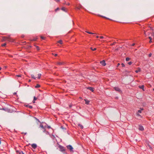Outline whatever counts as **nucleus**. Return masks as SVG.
Segmentation results:
<instances>
[{
  "label": "nucleus",
  "instance_id": "37998d69",
  "mask_svg": "<svg viewBox=\"0 0 154 154\" xmlns=\"http://www.w3.org/2000/svg\"><path fill=\"white\" fill-rule=\"evenodd\" d=\"M135 45V43H133L132 45V46H134Z\"/></svg>",
  "mask_w": 154,
  "mask_h": 154
},
{
  "label": "nucleus",
  "instance_id": "0eeeda50",
  "mask_svg": "<svg viewBox=\"0 0 154 154\" xmlns=\"http://www.w3.org/2000/svg\"><path fill=\"white\" fill-rule=\"evenodd\" d=\"M139 88L140 89H142L143 91H145L144 89V86L143 85L139 86Z\"/></svg>",
  "mask_w": 154,
  "mask_h": 154
},
{
  "label": "nucleus",
  "instance_id": "4be33fe9",
  "mask_svg": "<svg viewBox=\"0 0 154 154\" xmlns=\"http://www.w3.org/2000/svg\"><path fill=\"white\" fill-rule=\"evenodd\" d=\"M86 32L88 33H89V34H94V33H92V32H88V31H86Z\"/></svg>",
  "mask_w": 154,
  "mask_h": 154
},
{
  "label": "nucleus",
  "instance_id": "3c124183",
  "mask_svg": "<svg viewBox=\"0 0 154 154\" xmlns=\"http://www.w3.org/2000/svg\"><path fill=\"white\" fill-rule=\"evenodd\" d=\"M64 4H66V2H65L64 3H63Z\"/></svg>",
  "mask_w": 154,
  "mask_h": 154
},
{
  "label": "nucleus",
  "instance_id": "49530a36",
  "mask_svg": "<svg viewBox=\"0 0 154 154\" xmlns=\"http://www.w3.org/2000/svg\"><path fill=\"white\" fill-rule=\"evenodd\" d=\"M35 100H34L32 102H33V103H35Z\"/></svg>",
  "mask_w": 154,
  "mask_h": 154
},
{
  "label": "nucleus",
  "instance_id": "aec40b11",
  "mask_svg": "<svg viewBox=\"0 0 154 154\" xmlns=\"http://www.w3.org/2000/svg\"><path fill=\"white\" fill-rule=\"evenodd\" d=\"M143 110V109H141L140 110H139L138 111V112L140 113H141V111H142V110Z\"/></svg>",
  "mask_w": 154,
  "mask_h": 154
},
{
  "label": "nucleus",
  "instance_id": "ddd939ff",
  "mask_svg": "<svg viewBox=\"0 0 154 154\" xmlns=\"http://www.w3.org/2000/svg\"><path fill=\"white\" fill-rule=\"evenodd\" d=\"M78 126L81 128V129H82L83 128V126L81 124H79Z\"/></svg>",
  "mask_w": 154,
  "mask_h": 154
},
{
  "label": "nucleus",
  "instance_id": "4d7b16f0",
  "mask_svg": "<svg viewBox=\"0 0 154 154\" xmlns=\"http://www.w3.org/2000/svg\"><path fill=\"white\" fill-rule=\"evenodd\" d=\"M153 35L154 36V33H153Z\"/></svg>",
  "mask_w": 154,
  "mask_h": 154
},
{
  "label": "nucleus",
  "instance_id": "6ab92c4d",
  "mask_svg": "<svg viewBox=\"0 0 154 154\" xmlns=\"http://www.w3.org/2000/svg\"><path fill=\"white\" fill-rule=\"evenodd\" d=\"M130 60V58L128 57H127L125 59V60L126 61H129Z\"/></svg>",
  "mask_w": 154,
  "mask_h": 154
},
{
  "label": "nucleus",
  "instance_id": "bf43d9fd",
  "mask_svg": "<svg viewBox=\"0 0 154 154\" xmlns=\"http://www.w3.org/2000/svg\"><path fill=\"white\" fill-rule=\"evenodd\" d=\"M116 98H117V99L118 98V97H116Z\"/></svg>",
  "mask_w": 154,
  "mask_h": 154
},
{
  "label": "nucleus",
  "instance_id": "09e8293b",
  "mask_svg": "<svg viewBox=\"0 0 154 154\" xmlns=\"http://www.w3.org/2000/svg\"><path fill=\"white\" fill-rule=\"evenodd\" d=\"M76 8H77V9H80V8H79V7H77Z\"/></svg>",
  "mask_w": 154,
  "mask_h": 154
},
{
  "label": "nucleus",
  "instance_id": "2eb2a0df",
  "mask_svg": "<svg viewBox=\"0 0 154 154\" xmlns=\"http://www.w3.org/2000/svg\"><path fill=\"white\" fill-rule=\"evenodd\" d=\"M31 77L32 78L34 79H36V78L35 77L34 75H31Z\"/></svg>",
  "mask_w": 154,
  "mask_h": 154
},
{
  "label": "nucleus",
  "instance_id": "7ed1b4c3",
  "mask_svg": "<svg viewBox=\"0 0 154 154\" xmlns=\"http://www.w3.org/2000/svg\"><path fill=\"white\" fill-rule=\"evenodd\" d=\"M59 148L60 149V150L61 151L63 152L65 150V148H64V147L63 146L61 145H59Z\"/></svg>",
  "mask_w": 154,
  "mask_h": 154
},
{
  "label": "nucleus",
  "instance_id": "a18cd8bd",
  "mask_svg": "<svg viewBox=\"0 0 154 154\" xmlns=\"http://www.w3.org/2000/svg\"><path fill=\"white\" fill-rule=\"evenodd\" d=\"M57 54H54V56L56 57V56H57Z\"/></svg>",
  "mask_w": 154,
  "mask_h": 154
},
{
  "label": "nucleus",
  "instance_id": "1a4fd4ad",
  "mask_svg": "<svg viewBox=\"0 0 154 154\" xmlns=\"http://www.w3.org/2000/svg\"><path fill=\"white\" fill-rule=\"evenodd\" d=\"M97 41L98 40H99V38L102 39V38H104L103 37V36H99L97 35Z\"/></svg>",
  "mask_w": 154,
  "mask_h": 154
},
{
  "label": "nucleus",
  "instance_id": "b1692460",
  "mask_svg": "<svg viewBox=\"0 0 154 154\" xmlns=\"http://www.w3.org/2000/svg\"><path fill=\"white\" fill-rule=\"evenodd\" d=\"M40 87V85L38 84H37L35 86V87L36 88H38Z\"/></svg>",
  "mask_w": 154,
  "mask_h": 154
},
{
  "label": "nucleus",
  "instance_id": "9b49d317",
  "mask_svg": "<svg viewBox=\"0 0 154 154\" xmlns=\"http://www.w3.org/2000/svg\"><path fill=\"white\" fill-rule=\"evenodd\" d=\"M85 104H89V101L85 99Z\"/></svg>",
  "mask_w": 154,
  "mask_h": 154
},
{
  "label": "nucleus",
  "instance_id": "e433bc0d",
  "mask_svg": "<svg viewBox=\"0 0 154 154\" xmlns=\"http://www.w3.org/2000/svg\"><path fill=\"white\" fill-rule=\"evenodd\" d=\"M16 76L17 77H21V76L20 75H16Z\"/></svg>",
  "mask_w": 154,
  "mask_h": 154
},
{
  "label": "nucleus",
  "instance_id": "f03ea898",
  "mask_svg": "<svg viewBox=\"0 0 154 154\" xmlns=\"http://www.w3.org/2000/svg\"><path fill=\"white\" fill-rule=\"evenodd\" d=\"M66 147L68 149H69L70 151L71 152H73V148L71 145H67L66 146Z\"/></svg>",
  "mask_w": 154,
  "mask_h": 154
},
{
  "label": "nucleus",
  "instance_id": "bb28decb",
  "mask_svg": "<svg viewBox=\"0 0 154 154\" xmlns=\"http://www.w3.org/2000/svg\"><path fill=\"white\" fill-rule=\"evenodd\" d=\"M152 55V54L151 53H149L148 55L149 57H151V56Z\"/></svg>",
  "mask_w": 154,
  "mask_h": 154
},
{
  "label": "nucleus",
  "instance_id": "7c9ffc66",
  "mask_svg": "<svg viewBox=\"0 0 154 154\" xmlns=\"http://www.w3.org/2000/svg\"><path fill=\"white\" fill-rule=\"evenodd\" d=\"M122 67H124L125 66V65L123 63H122Z\"/></svg>",
  "mask_w": 154,
  "mask_h": 154
},
{
  "label": "nucleus",
  "instance_id": "393cba45",
  "mask_svg": "<svg viewBox=\"0 0 154 154\" xmlns=\"http://www.w3.org/2000/svg\"><path fill=\"white\" fill-rule=\"evenodd\" d=\"M132 63V62L131 61L129 62L128 63V64H129V65H131Z\"/></svg>",
  "mask_w": 154,
  "mask_h": 154
},
{
  "label": "nucleus",
  "instance_id": "ea45409f",
  "mask_svg": "<svg viewBox=\"0 0 154 154\" xmlns=\"http://www.w3.org/2000/svg\"><path fill=\"white\" fill-rule=\"evenodd\" d=\"M96 50V48H95L93 49V50H92L94 51Z\"/></svg>",
  "mask_w": 154,
  "mask_h": 154
},
{
  "label": "nucleus",
  "instance_id": "de8ad7c7",
  "mask_svg": "<svg viewBox=\"0 0 154 154\" xmlns=\"http://www.w3.org/2000/svg\"><path fill=\"white\" fill-rule=\"evenodd\" d=\"M137 115H138V116H140V114H138V113H137Z\"/></svg>",
  "mask_w": 154,
  "mask_h": 154
},
{
  "label": "nucleus",
  "instance_id": "20e7f679",
  "mask_svg": "<svg viewBox=\"0 0 154 154\" xmlns=\"http://www.w3.org/2000/svg\"><path fill=\"white\" fill-rule=\"evenodd\" d=\"M100 63L102 65V66H104L106 65L105 60H103L102 61L100 62Z\"/></svg>",
  "mask_w": 154,
  "mask_h": 154
},
{
  "label": "nucleus",
  "instance_id": "412c9836",
  "mask_svg": "<svg viewBox=\"0 0 154 154\" xmlns=\"http://www.w3.org/2000/svg\"><path fill=\"white\" fill-rule=\"evenodd\" d=\"M140 69H138V70H135V72H136V73H137V72H140Z\"/></svg>",
  "mask_w": 154,
  "mask_h": 154
},
{
  "label": "nucleus",
  "instance_id": "4468645a",
  "mask_svg": "<svg viewBox=\"0 0 154 154\" xmlns=\"http://www.w3.org/2000/svg\"><path fill=\"white\" fill-rule=\"evenodd\" d=\"M64 63L63 62H59L57 63V64L59 65L60 66L61 65L63 64Z\"/></svg>",
  "mask_w": 154,
  "mask_h": 154
},
{
  "label": "nucleus",
  "instance_id": "cd10ccee",
  "mask_svg": "<svg viewBox=\"0 0 154 154\" xmlns=\"http://www.w3.org/2000/svg\"><path fill=\"white\" fill-rule=\"evenodd\" d=\"M37 98L36 97H34V99H33L34 100H37Z\"/></svg>",
  "mask_w": 154,
  "mask_h": 154
},
{
  "label": "nucleus",
  "instance_id": "6e6d98bb",
  "mask_svg": "<svg viewBox=\"0 0 154 154\" xmlns=\"http://www.w3.org/2000/svg\"><path fill=\"white\" fill-rule=\"evenodd\" d=\"M2 68H0V70H1L2 69Z\"/></svg>",
  "mask_w": 154,
  "mask_h": 154
},
{
  "label": "nucleus",
  "instance_id": "c85d7f7f",
  "mask_svg": "<svg viewBox=\"0 0 154 154\" xmlns=\"http://www.w3.org/2000/svg\"><path fill=\"white\" fill-rule=\"evenodd\" d=\"M6 43H4V44L2 45V46H6Z\"/></svg>",
  "mask_w": 154,
  "mask_h": 154
},
{
  "label": "nucleus",
  "instance_id": "9d476101",
  "mask_svg": "<svg viewBox=\"0 0 154 154\" xmlns=\"http://www.w3.org/2000/svg\"><path fill=\"white\" fill-rule=\"evenodd\" d=\"M87 89L90 90L92 92H93L94 91V88L91 87H89L87 88Z\"/></svg>",
  "mask_w": 154,
  "mask_h": 154
},
{
  "label": "nucleus",
  "instance_id": "c03bdc74",
  "mask_svg": "<svg viewBox=\"0 0 154 154\" xmlns=\"http://www.w3.org/2000/svg\"><path fill=\"white\" fill-rule=\"evenodd\" d=\"M71 107H72V105H69V107L70 108H71Z\"/></svg>",
  "mask_w": 154,
  "mask_h": 154
},
{
  "label": "nucleus",
  "instance_id": "c756f323",
  "mask_svg": "<svg viewBox=\"0 0 154 154\" xmlns=\"http://www.w3.org/2000/svg\"><path fill=\"white\" fill-rule=\"evenodd\" d=\"M40 127L41 128H44V127H43V126L42 125H40Z\"/></svg>",
  "mask_w": 154,
  "mask_h": 154
},
{
  "label": "nucleus",
  "instance_id": "f3484780",
  "mask_svg": "<svg viewBox=\"0 0 154 154\" xmlns=\"http://www.w3.org/2000/svg\"><path fill=\"white\" fill-rule=\"evenodd\" d=\"M61 9L63 11L66 12V8L65 7H62L61 8Z\"/></svg>",
  "mask_w": 154,
  "mask_h": 154
},
{
  "label": "nucleus",
  "instance_id": "f8f14e48",
  "mask_svg": "<svg viewBox=\"0 0 154 154\" xmlns=\"http://www.w3.org/2000/svg\"><path fill=\"white\" fill-rule=\"evenodd\" d=\"M57 42L60 43V44H63L62 41L61 40H59V41H58Z\"/></svg>",
  "mask_w": 154,
  "mask_h": 154
},
{
  "label": "nucleus",
  "instance_id": "f257e3e1",
  "mask_svg": "<svg viewBox=\"0 0 154 154\" xmlns=\"http://www.w3.org/2000/svg\"><path fill=\"white\" fill-rule=\"evenodd\" d=\"M113 88L117 92L119 93L120 94H121L122 93V91L121 90V89L118 87H114Z\"/></svg>",
  "mask_w": 154,
  "mask_h": 154
},
{
  "label": "nucleus",
  "instance_id": "6e6552de",
  "mask_svg": "<svg viewBox=\"0 0 154 154\" xmlns=\"http://www.w3.org/2000/svg\"><path fill=\"white\" fill-rule=\"evenodd\" d=\"M130 72L127 71L126 70H125V71L123 72V73L124 74H125V75L128 74H129Z\"/></svg>",
  "mask_w": 154,
  "mask_h": 154
},
{
  "label": "nucleus",
  "instance_id": "a878e982",
  "mask_svg": "<svg viewBox=\"0 0 154 154\" xmlns=\"http://www.w3.org/2000/svg\"><path fill=\"white\" fill-rule=\"evenodd\" d=\"M28 106L30 109H32V106Z\"/></svg>",
  "mask_w": 154,
  "mask_h": 154
},
{
  "label": "nucleus",
  "instance_id": "a211bd4d",
  "mask_svg": "<svg viewBox=\"0 0 154 154\" xmlns=\"http://www.w3.org/2000/svg\"><path fill=\"white\" fill-rule=\"evenodd\" d=\"M38 79H40V77L41 76V74H38Z\"/></svg>",
  "mask_w": 154,
  "mask_h": 154
},
{
  "label": "nucleus",
  "instance_id": "c9c22d12",
  "mask_svg": "<svg viewBox=\"0 0 154 154\" xmlns=\"http://www.w3.org/2000/svg\"><path fill=\"white\" fill-rule=\"evenodd\" d=\"M41 38L42 39H45V38L44 37H43L42 36H41Z\"/></svg>",
  "mask_w": 154,
  "mask_h": 154
},
{
  "label": "nucleus",
  "instance_id": "79ce46f5",
  "mask_svg": "<svg viewBox=\"0 0 154 154\" xmlns=\"http://www.w3.org/2000/svg\"><path fill=\"white\" fill-rule=\"evenodd\" d=\"M152 40H150L149 41V42L150 43H151V42H152Z\"/></svg>",
  "mask_w": 154,
  "mask_h": 154
},
{
  "label": "nucleus",
  "instance_id": "a19ab883",
  "mask_svg": "<svg viewBox=\"0 0 154 154\" xmlns=\"http://www.w3.org/2000/svg\"><path fill=\"white\" fill-rule=\"evenodd\" d=\"M36 48H37V50H39V48L37 46Z\"/></svg>",
  "mask_w": 154,
  "mask_h": 154
},
{
  "label": "nucleus",
  "instance_id": "473e14b6",
  "mask_svg": "<svg viewBox=\"0 0 154 154\" xmlns=\"http://www.w3.org/2000/svg\"><path fill=\"white\" fill-rule=\"evenodd\" d=\"M148 38L150 40L152 39V38L150 36H149Z\"/></svg>",
  "mask_w": 154,
  "mask_h": 154
},
{
  "label": "nucleus",
  "instance_id": "4c0bfd02",
  "mask_svg": "<svg viewBox=\"0 0 154 154\" xmlns=\"http://www.w3.org/2000/svg\"><path fill=\"white\" fill-rule=\"evenodd\" d=\"M59 8H57L55 10V11H57V10H58Z\"/></svg>",
  "mask_w": 154,
  "mask_h": 154
},
{
  "label": "nucleus",
  "instance_id": "603ef678",
  "mask_svg": "<svg viewBox=\"0 0 154 154\" xmlns=\"http://www.w3.org/2000/svg\"><path fill=\"white\" fill-rule=\"evenodd\" d=\"M67 5H69V3H68V4H67Z\"/></svg>",
  "mask_w": 154,
  "mask_h": 154
},
{
  "label": "nucleus",
  "instance_id": "5701e85b",
  "mask_svg": "<svg viewBox=\"0 0 154 154\" xmlns=\"http://www.w3.org/2000/svg\"><path fill=\"white\" fill-rule=\"evenodd\" d=\"M37 38H34L33 39L31 40V41H35L37 40Z\"/></svg>",
  "mask_w": 154,
  "mask_h": 154
},
{
  "label": "nucleus",
  "instance_id": "13d9d810",
  "mask_svg": "<svg viewBox=\"0 0 154 154\" xmlns=\"http://www.w3.org/2000/svg\"><path fill=\"white\" fill-rule=\"evenodd\" d=\"M153 91H154V88H153Z\"/></svg>",
  "mask_w": 154,
  "mask_h": 154
},
{
  "label": "nucleus",
  "instance_id": "58836bf2",
  "mask_svg": "<svg viewBox=\"0 0 154 154\" xmlns=\"http://www.w3.org/2000/svg\"><path fill=\"white\" fill-rule=\"evenodd\" d=\"M56 2H59L60 0H54Z\"/></svg>",
  "mask_w": 154,
  "mask_h": 154
},
{
  "label": "nucleus",
  "instance_id": "72a5a7b5",
  "mask_svg": "<svg viewBox=\"0 0 154 154\" xmlns=\"http://www.w3.org/2000/svg\"><path fill=\"white\" fill-rule=\"evenodd\" d=\"M120 63H118L117 65V67H118L119 65H120Z\"/></svg>",
  "mask_w": 154,
  "mask_h": 154
},
{
  "label": "nucleus",
  "instance_id": "5fc2aeb1",
  "mask_svg": "<svg viewBox=\"0 0 154 154\" xmlns=\"http://www.w3.org/2000/svg\"><path fill=\"white\" fill-rule=\"evenodd\" d=\"M29 82H31V80H29Z\"/></svg>",
  "mask_w": 154,
  "mask_h": 154
},
{
  "label": "nucleus",
  "instance_id": "f704fd0d",
  "mask_svg": "<svg viewBox=\"0 0 154 154\" xmlns=\"http://www.w3.org/2000/svg\"><path fill=\"white\" fill-rule=\"evenodd\" d=\"M102 17H104V18H106L107 19L110 20V19L109 18H107V17H103V16H102Z\"/></svg>",
  "mask_w": 154,
  "mask_h": 154
},
{
  "label": "nucleus",
  "instance_id": "dca6fc26",
  "mask_svg": "<svg viewBox=\"0 0 154 154\" xmlns=\"http://www.w3.org/2000/svg\"><path fill=\"white\" fill-rule=\"evenodd\" d=\"M19 154H24V153L22 151H19L17 152Z\"/></svg>",
  "mask_w": 154,
  "mask_h": 154
},
{
  "label": "nucleus",
  "instance_id": "864d4df0",
  "mask_svg": "<svg viewBox=\"0 0 154 154\" xmlns=\"http://www.w3.org/2000/svg\"><path fill=\"white\" fill-rule=\"evenodd\" d=\"M114 45V43L111 44V45Z\"/></svg>",
  "mask_w": 154,
  "mask_h": 154
},
{
  "label": "nucleus",
  "instance_id": "8fccbe9b",
  "mask_svg": "<svg viewBox=\"0 0 154 154\" xmlns=\"http://www.w3.org/2000/svg\"><path fill=\"white\" fill-rule=\"evenodd\" d=\"M90 48H91V49L92 50H93V48H92V47H91Z\"/></svg>",
  "mask_w": 154,
  "mask_h": 154
},
{
  "label": "nucleus",
  "instance_id": "423d86ee",
  "mask_svg": "<svg viewBox=\"0 0 154 154\" xmlns=\"http://www.w3.org/2000/svg\"><path fill=\"white\" fill-rule=\"evenodd\" d=\"M31 146L33 148L35 149L37 147V145L36 144L33 143L31 145Z\"/></svg>",
  "mask_w": 154,
  "mask_h": 154
},
{
  "label": "nucleus",
  "instance_id": "39448f33",
  "mask_svg": "<svg viewBox=\"0 0 154 154\" xmlns=\"http://www.w3.org/2000/svg\"><path fill=\"white\" fill-rule=\"evenodd\" d=\"M138 129L141 131H143L144 130V128L142 126L140 125H139Z\"/></svg>",
  "mask_w": 154,
  "mask_h": 154
},
{
  "label": "nucleus",
  "instance_id": "2f4dec72",
  "mask_svg": "<svg viewBox=\"0 0 154 154\" xmlns=\"http://www.w3.org/2000/svg\"><path fill=\"white\" fill-rule=\"evenodd\" d=\"M3 40H5L7 38L6 37H3Z\"/></svg>",
  "mask_w": 154,
  "mask_h": 154
}]
</instances>
